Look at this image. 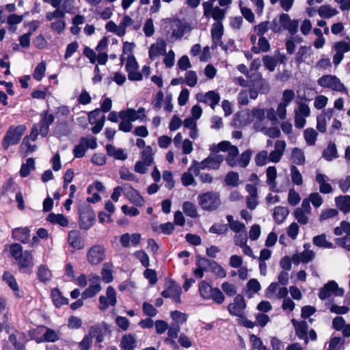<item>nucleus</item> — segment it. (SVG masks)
I'll use <instances>...</instances> for the list:
<instances>
[{"mask_svg": "<svg viewBox=\"0 0 350 350\" xmlns=\"http://www.w3.org/2000/svg\"><path fill=\"white\" fill-rule=\"evenodd\" d=\"M10 254L16 262L18 269L22 273H29L33 266L31 251H23L19 243H13L10 248Z\"/></svg>", "mask_w": 350, "mask_h": 350, "instance_id": "1", "label": "nucleus"}, {"mask_svg": "<svg viewBox=\"0 0 350 350\" xmlns=\"http://www.w3.org/2000/svg\"><path fill=\"white\" fill-rule=\"evenodd\" d=\"M198 200L201 208L207 211H215L221 205L220 195L217 192L208 191L200 194Z\"/></svg>", "mask_w": 350, "mask_h": 350, "instance_id": "2", "label": "nucleus"}, {"mask_svg": "<svg viewBox=\"0 0 350 350\" xmlns=\"http://www.w3.org/2000/svg\"><path fill=\"white\" fill-rule=\"evenodd\" d=\"M199 291L204 299H213L215 303L221 304L224 301L223 293L217 288H213L208 283L202 281L199 283Z\"/></svg>", "mask_w": 350, "mask_h": 350, "instance_id": "3", "label": "nucleus"}, {"mask_svg": "<svg viewBox=\"0 0 350 350\" xmlns=\"http://www.w3.org/2000/svg\"><path fill=\"white\" fill-rule=\"evenodd\" d=\"M319 85L323 88L332 90L339 92H346L347 91L345 85L341 82L339 78L332 75H323L317 80Z\"/></svg>", "mask_w": 350, "mask_h": 350, "instance_id": "4", "label": "nucleus"}, {"mask_svg": "<svg viewBox=\"0 0 350 350\" xmlns=\"http://www.w3.org/2000/svg\"><path fill=\"white\" fill-rule=\"evenodd\" d=\"M25 131L24 125L11 126L5 133L2 145L7 150L10 146L17 144Z\"/></svg>", "mask_w": 350, "mask_h": 350, "instance_id": "5", "label": "nucleus"}, {"mask_svg": "<svg viewBox=\"0 0 350 350\" xmlns=\"http://www.w3.org/2000/svg\"><path fill=\"white\" fill-rule=\"evenodd\" d=\"M284 271H282L278 276V282H272L265 291L266 297L270 299H280L284 298Z\"/></svg>", "mask_w": 350, "mask_h": 350, "instance_id": "6", "label": "nucleus"}, {"mask_svg": "<svg viewBox=\"0 0 350 350\" xmlns=\"http://www.w3.org/2000/svg\"><path fill=\"white\" fill-rule=\"evenodd\" d=\"M79 225L81 229H90L96 221V216L93 209L89 205H84L79 210Z\"/></svg>", "mask_w": 350, "mask_h": 350, "instance_id": "7", "label": "nucleus"}, {"mask_svg": "<svg viewBox=\"0 0 350 350\" xmlns=\"http://www.w3.org/2000/svg\"><path fill=\"white\" fill-rule=\"evenodd\" d=\"M97 147L96 138L93 136L83 137L80 139L74 150L73 154L76 158H82L84 157L88 148L96 149Z\"/></svg>", "mask_w": 350, "mask_h": 350, "instance_id": "8", "label": "nucleus"}, {"mask_svg": "<svg viewBox=\"0 0 350 350\" xmlns=\"http://www.w3.org/2000/svg\"><path fill=\"white\" fill-rule=\"evenodd\" d=\"M345 291L339 288L338 284L334 280L329 281L319 290V297L321 300H325L331 296L341 297L344 295Z\"/></svg>", "mask_w": 350, "mask_h": 350, "instance_id": "9", "label": "nucleus"}, {"mask_svg": "<svg viewBox=\"0 0 350 350\" xmlns=\"http://www.w3.org/2000/svg\"><path fill=\"white\" fill-rule=\"evenodd\" d=\"M246 306L243 296L239 294L234 298L233 302L228 306V311L233 316L243 318Z\"/></svg>", "mask_w": 350, "mask_h": 350, "instance_id": "10", "label": "nucleus"}, {"mask_svg": "<svg viewBox=\"0 0 350 350\" xmlns=\"http://www.w3.org/2000/svg\"><path fill=\"white\" fill-rule=\"evenodd\" d=\"M105 258V248L100 245H95L90 247L87 254L88 261L92 265H98Z\"/></svg>", "mask_w": 350, "mask_h": 350, "instance_id": "11", "label": "nucleus"}, {"mask_svg": "<svg viewBox=\"0 0 350 350\" xmlns=\"http://www.w3.org/2000/svg\"><path fill=\"white\" fill-rule=\"evenodd\" d=\"M311 206L308 200H303L301 205L294 211V216L301 224H306L308 222V216L311 214Z\"/></svg>", "mask_w": 350, "mask_h": 350, "instance_id": "12", "label": "nucleus"}, {"mask_svg": "<svg viewBox=\"0 0 350 350\" xmlns=\"http://www.w3.org/2000/svg\"><path fill=\"white\" fill-rule=\"evenodd\" d=\"M107 297L103 295L99 297V309L102 311L106 310L109 306H114L116 304V293L115 289L109 286L106 291Z\"/></svg>", "mask_w": 350, "mask_h": 350, "instance_id": "13", "label": "nucleus"}, {"mask_svg": "<svg viewBox=\"0 0 350 350\" xmlns=\"http://www.w3.org/2000/svg\"><path fill=\"white\" fill-rule=\"evenodd\" d=\"M198 264H200V266L207 265L210 271L218 278H224L226 276L224 269L215 260L198 256Z\"/></svg>", "mask_w": 350, "mask_h": 350, "instance_id": "14", "label": "nucleus"}, {"mask_svg": "<svg viewBox=\"0 0 350 350\" xmlns=\"http://www.w3.org/2000/svg\"><path fill=\"white\" fill-rule=\"evenodd\" d=\"M254 127L256 131L265 129L267 120L265 116V111L261 108H254L251 111Z\"/></svg>", "mask_w": 350, "mask_h": 350, "instance_id": "15", "label": "nucleus"}, {"mask_svg": "<svg viewBox=\"0 0 350 350\" xmlns=\"http://www.w3.org/2000/svg\"><path fill=\"white\" fill-rule=\"evenodd\" d=\"M40 116L41 120L37 124L38 128H39L40 134L42 137H46L49 131V126L53 123L55 117L52 114H49L47 111H44Z\"/></svg>", "mask_w": 350, "mask_h": 350, "instance_id": "16", "label": "nucleus"}, {"mask_svg": "<svg viewBox=\"0 0 350 350\" xmlns=\"http://www.w3.org/2000/svg\"><path fill=\"white\" fill-rule=\"evenodd\" d=\"M109 328L107 325L103 322L91 326L89 329L88 334L92 336V339L96 338L98 343H100L104 340V336L107 334Z\"/></svg>", "mask_w": 350, "mask_h": 350, "instance_id": "17", "label": "nucleus"}, {"mask_svg": "<svg viewBox=\"0 0 350 350\" xmlns=\"http://www.w3.org/2000/svg\"><path fill=\"white\" fill-rule=\"evenodd\" d=\"M204 10V16L206 18L211 17L215 23H222L226 18L227 14V8H220L218 6L212 7V8H208Z\"/></svg>", "mask_w": 350, "mask_h": 350, "instance_id": "18", "label": "nucleus"}, {"mask_svg": "<svg viewBox=\"0 0 350 350\" xmlns=\"http://www.w3.org/2000/svg\"><path fill=\"white\" fill-rule=\"evenodd\" d=\"M277 116L282 120L284 118V92L282 93V101L279 104L277 111L272 108L269 109L267 111L266 118L267 122L271 121L272 125H275Z\"/></svg>", "mask_w": 350, "mask_h": 350, "instance_id": "19", "label": "nucleus"}, {"mask_svg": "<svg viewBox=\"0 0 350 350\" xmlns=\"http://www.w3.org/2000/svg\"><path fill=\"white\" fill-rule=\"evenodd\" d=\"M141 234L139 233H124L120 236V242L124 247H129L130 245L137 247L141 241Z\"/></svg>", "mask_w": 350, "mask_h": 350, "instance_id": "20", "label": "nucleus"}, {"mask_svg": "<svg viewBox=\"0 0 350 350\" xmlns=\"http://www.w3.org/2000/svg\"><path fill=\"white\" fill-rule=\"evenodd\" d=\"M166 42L161 39L157 40L156 43L151 44L149 49V57L152 60H154L159 55L166 53Z\"/></svg>", "mask_w": 350, "mask_h": 350, "instance_id": "21", "label": "nucleus"}, {"mask_svg": "<svg viewBox=\"0 0 350 350\" xmlns=\"http://www.w3.org/2000/svg\"><path fill=\"white\" fill-rule=\"evenodd\" d=\"M124 196L131 203L135 205L140 206L144 202V200L139 192L130 185L124 184Z\"/></svg>", "mask_w": 350, "mask_h": 350, "instance_id": "22", "label": "nucleus"}, {"mask_svg": "<svg viewBox=\"0 0 350 350\" xmlns=\"http://www.w3.org/2000/svg\"><path fill=\"white\" fill-rule=\"evenodd\" d=\"M315 180L319 185V191L321 193L327 194L332 192V187L328 183L329 178L325 174L317 173Z\"/></svg>", "mask_w": 350, "mask_h": 350, "instance_id": "23", "label": "nucleus"}, {"mask_svg": "<svg viewBox=\"0 0 350 350\" xmlns=\"http://www.w3.org/2000/svg\"><path fill=\"white\" fill-rule=\"evenodd\" d=\"M292 323L295 327V330L296 332V335L298 336L299 339H302L305 340L306 343H308V336L307 331L308 328V323L305 321H301L300 322L297 321L295 319L292 320Z\"/></svg>", "mask_w": 350, "mask_h": 350, "instance_id": "24", "label": "nucleus"}, {"mask_svg": "<svg viewBox=\"0 0 350 350\" xmlns=\"http://www.w3.org/2000/svg\"><path fill=\"white\" fill-rule=\"evenodd\" d=\"M314 252L310 250H304L301 254L294 255L291 261L296 265L299 262H308L311 261L314 257Z\"/></svg>", "mask_w": 350, "mask_h": 350, "instance_id": "25", "label": "nucleus"}, {"mask_svg": "<svg viewBox=\"0 0 350 350\" xmlns=\"http://www.w3.org/2000/svg\"><path fill=\"white\" fill-rule=\"evenodd\" d=\"M12 237L15 240L26 243L30 237V230L27 228H15L12 230Z\"/></svg>", "mask_w": 350, "mask_h": 350, "instance_id": "26", "label": "nucleus"}, {"mask_svg": "<svg viewBox=\"0 0 350 350\" xmlns=\"http://www.w3.org/2000/svg\"><path fill=\"white\" fill-rule=\"evenodd\" d=\"M335 203L338 209L342 213L350 212V196H340L335 198Z\"/></svg>", "mask_w": 350, "mask_h": 350, "instance_id": "27", "label": "nucleus"}, {"mask_svg": "<svg viewBox=\"0 0 350 350\" xmlns=\"http://www.w3.org/2000/svg\"><path fill=\"white\" fill-rule=\"evenodd\" d=\"M189 30L190 27L188 23L177 21L175 24V27L172 29V35L176 38H181L185 33Z\"/></svg>", "mask_w": 350, "mask_h": 350, "instance_id": "28", "label": "nucleus"}, {"mask_svg": "<svg viewBox=\"0 0 350 350\" xmlns=\"http://www.w3.org/2000/svg\"><path fill=\"white\" fill-rule=\"evenodd\" d=\"M51 296L54 305L57 308H60L62 306L68 304V299L62 296L58 288H53L51 290Z\"/></svg>", "mask_w": 350, "mask_h": 350, "instance_id": "29", "label": "nucleus"}, {"mask_svg": "<svg viewBox=\"0 0 350 350\" xmlns=\"http://www.w3.org/2000/svg\"><path fill=\"white\" fill-rule=\"evenodd\" d=\"M284 151V141H280L275 143V150L272 151L269 157V161H271L273 162H278L282 154V152Z\"/></svg>", "mask_w": 350, "mask_h": 350, "instance_id": "30", "label": "nucleus"}, {"mask_svg": "<svg viewBox=\"0 0 350 350\" xmlns=\"http://www.w3.org/2000/svg\"><path fill=\"white\" fill-rule=\"evenodd\" d=\"M3 280L8 284L10 288L14 292V295L17 297H21L18 285L14 278L10 273L5 272L3 275Z\"/></svg>", "mask_w": 350, "mask_h": 350, "instance_id": "31", "label": "nucleus"}, {"mask_svg": "<svg viewBox=\"0 0 350 350\" xmlns=\"http://www.w3.org/2000/svg\"><path fill=\"white\" fill-rule=\"evenodd\" d=\"M323 157L327 161H332L338 157L335 143L330 142L323 152Z\"/></svg>", "mask_w": 350, "mask_h": 350, "instance_id": "32", "label": "nucleus"}, {"mask_svg": "<svg viewBox=\"0 0 350 350\" xmlns=\"http://www.w3.org/2000/svg\"><path fill=\"white\" fill-rule=\"evenodd\" d=\"M9 340L14 345L16 350H24L25 334L23 333H18L17 335L11 334L9 336Z\"/></svg>", "mask_w": 350, "mask_h": 350, "instance_id": "33", "label": "nucleus"}, {"mask_svg": "<svg viewBox=\"0 0 350 350\" xmlns=\"http://www.w3.org/2000/svg\"><path fill=\"white\" fill-rule=\"evenodd\" d=\"M318 14L321 18H329L338 14V11L329 5H323L319 8Z\"/></svg>", "mask_w": 350, "mask_h": 350, "instance_id": "34", "label": "nucleus"}, {"mask_svg": "<svg viewBox=\"0 0 350 350\" xmlns=\"http://www.w3.org/2000/svg\"><path fill=\"white\" fill-rule=\"evenodd\" d=\"M47 221L53 224H59L65 227L68 225V219L62 214L49 213L46 218Z\"/></svg>", "mask_w": 350, "mask_h": 350, "instance_id": "35", "label": "nucleus"}, {"mask_svg": "<svg viewBox=\"0 0 350 350\" xmlns=\"http://www.w3.org/2000/svg\"><path fill=\"white\" fill-rule=\"evenodd\" d=\"M68 241L69 245L75 249L80 250L83 247L81 239L77 231H70L69 232Z\"/></svg>", "mask_w": 350, "mask_h": 350, "instance_id": "36", "label": "nucleus"}, {"mask_svg": "<svg viewBox=\"0 0 350 350\" xmlns=\"http://www.w3.org/2000/svg\"><path fill=\"white\" fill-rule=\"evenodd\" d=\"M106 149L107 154L116 159L124 161L127 158L126 154H125L124 150L121 148H116L113 145L108 144L106 146Z\"/></svg>", "mask_w": 350, "mask_h": 350, "instance_id": "37", "label": "nucleus"}, {"mask_svg": "<svg viewBox=\"0 0 350 350\" xmlns=\"http://www.w3.org/2000/svg\"><path fill=\"white\" fill-rule=\"evenodd\" d=\"M136 345V340L131 334H126L122 338L120 345L124 350H133Z\"/></svg>", "mask_w": 350, "mask_h": 350, "instance_id": "38", "label": "nucleus"}, {"mask_svg": "<svg viewBox=\"0 0 350 350\" xmlns=\"http://www.w3.org/2000/svg\"><path fill=\"white\" fill-rule=\"evenodd\" d=\"M269 27L274 33L282 31L284 29V13L280 14L278 18H275L269 23Z\"/></svg>", "mask_w": 350, "mask_h": 350, "instance_id": "39", "label": "nucleus"}, {"mask_svg": "<svg viewBox=\"0 0 350 350\" xmlns=\"http://www.w3.org/2000/svg\"><path fill=\"white\" fill-rule=\"evenodd\" d=\"M290 160L297 165H304L305 163V155L304 151L298 148L292 150Z\"/></svg>", "mask_w": 350, "mask_h": 350, "instance_id": "40", "label": "nucleus"}, {"mask_svg": "<svg viewBox=\"0 0 350 350\" xmlns=\"http://www.w3.org/2000/svg\"><path fill=\"white\" fill-rule=\"evenodd\" d=\"M226 158V161L230 167H233L238 165L237 156L239 151L237 146H232Z\"/></svg>", "mask_w": 350, "mask_h": 350, "instance_id": "41", "label": "nucleus"}, {"mask_svg": "<svg viewBox=\"0 0 350 350\" xmlns=\"http://www.w3.org/2000/svg\"><path fill=\"white\" fill-rule=\"evenodd\" d=\"M209 169V164L207 158L204 159L201 162L193 161L192 165L189 169V172L193 173L196 176L200 174V170Z\"/></svg>", "mask_w": 350, "mask_h": 350, "instance_id": "42", "label": "nucleus"}, {"mask_svg": "<svg viewBox=\"0 0 350 350\" xmlns=\"http://www.w3.org/2000/svg\"><path fill=\"white\" fill-rule=\"evenodd\" d=\"M207 159L209 164V169L219 170L221 163L224 161V157L221 154H211L207 157Z\"/></svg>", "mask_w": 350, "mask_h": 350, "instance_id": "43", "label": "nucleus"}, {"mask_svg": "<svg viewBox=\"0 0 350 350\" xmlns=\"http://www.w3.org/2000/svg\"><path fill=\"white\" fill-rule=\"evenodd\" d=\"M202 102L210 103V106L212 109H215V106L219 103L220 100L219 95L214 91H209L204 96V99L200 100Z\"/></svg>", "mask_w": 350, "mask_h": 350, "instance_id": "44", "label": "nucleus"}, {"mask_svg": "<svg viewBox=\"0 0 350 350\" xmlns=\"http://www.w3.org/2000/svg\"><path fill=\"white\" fill-rule=\"evenodd\" d=\"M154 153L150 146H147L141 153L142 161L145 163L146 166H150L154 161Z\"/></svg>", "mask_w": 350, "mask_h": 350, "instance_id": "45", "label": "nucleus"}, {"mask_svg": "<svg viewBox=\"0 0 350 350\" xmlns=\"http://www.w3.org/2000/svg\"><path fill=\"white\" fill-rule=\"evenodd\" d=\"M290 176L294 185L297 186L302 185L303 176L297 167L294 165H292L290 167Z\"/></svg>", "mask_w": 350, "mask_h": 350, "instance_id": "46", "label": "nucleus"}, {"mask_svg": "<svg viewBox=\"0 0 350 350\" xmlns=\"http://www.w3.org/2000/svg\"><path fill=\"white\" fill-rule=\"evenodd\" d=\"M119 117L120 118L128 119L131 122L142 118L133 109H127L126 110L120 111Z\"/></svg>", "mask_w": 350, "mask_h": 350, "instance_id": "47", "label": "nucleus"}, {"mask_svg": "<svg viewBox=\"0 0 350 350\" xmlns=\"http://www.w3.org/2000/svg\"><path fill=\"white\" fill-rule=\"evenodd\" d=\"M267 183L271 190H274L276 187L275 180L277 177V172L275 167H269L267 169Z\"/></svg>", "mask_w": 350, "mask_h": 350, "instance_id": "48", "label": "nucleus"}, {"mask_svg": "<svg viewBox=\"0 0 350 350\" xmlns=\"http://www.w3.org/2000/svg\"><path fill=\"white\" fill-rule=\"evenodd\" d=\"M312 242L314 245L319 247L332 248L333 244L326 240L325 234H321L313 237Z\"/></svg>", "mask_w": 350, "mask_h": 350, "instance_id": "49", "label": "nucleus"}, {"mask_svg": "<svg viewBox=\"0 0 350 350\" xmlns=\"http://www.w3.org/2000/svg\"><path fill=\"white\" fill-rule=\"evenodd\" d=\"M180 293L181 288L179 286H170L167 289L163 291L161 295L165 298H177L179 301Z\"/></svg>", "mask_w": 350, "mask_h": 350, "instance_id": "50", "label": "nucleus"}, {"mask_svg": "<svg viewBox=\"0 0 350 350\" xmlns=\"http://www.w3.org/2000/svg\"><path fill=\"white\" fill-rule=\"evenodd\" d=\"M35 169V161L33 158H29L26 163H23L20 170V174L22 177H27L29 175L31 170Z\"/></svg>", "mask_w": 350, "mask_h": 350, "instance_id": "51", "label": "nucleus"}, {"mask_svg": "<svg viewBox=\"0 0 350 350\" xmlns=\"http://www.w3.org/2000/svg\"><path fill=\"white\" fill-rule=\"evenodd\" d=\"M317 135V132L312 128L306 129L304 133V139L309 146H312L315 144Z\"/></svg>", "mask_w": 350, "mask_h": 350, "instance_id": "52", "label": "nucleus"}, {"mask_svg": "<svg viewBox=\"0 0 350 350\" xmlns=\"http://www.w3.org/2000/svg\"><path fill=\"white\" fill-rule=\"evenodd\" d=\"M180 325L177 323H172L170 327H168L167 335L168 338L166 339V341H169L170 343H174V338L178 337V332H180Z\"/></svg>", "mask_w": 350, "mask_h": 350, "instance_id": "53", "label": "nucleus"}, {"mask_svg": "<svg viewBox=\"0 0 350 350\" xmlns=\"http://www.w3.org/2000/svg\"><path fill=\"white\" fill-rule=\"evenodd\" d=\"M102 280L105 283H109L113 281V277L112 275L111 265L109 263H105L103 265V269L101 271Z\"/></svg>", "mask_w": 350, "mask_h": 350, "instance_id": "54", "label": "nucleus"}, {"mask_svg": "<svg viewBox=\"0 0 350 350\" xmlns=\"http://www.w3.org/2000/svg\"><path fill=\"white\" fill-rule=\"evenodd\" d=\"M183 210L184 213L191 218L198 217V212L194 204L190 202H185L183 204Z\"/></svg>", "mask_w": 350, "mask_h": 350, "instance_id": "55", "label": "nucleus"}, {"mask_svg": "<svg viewBox=\"0 0 350 350\" xmlns=\"http://www.w3.org/2000/svg\"><path fill=\"white\" fill-rule=\"evenodd\" d=\"M101 289L100 285H90L81 294L82 299L92 298L98 293Z\"/></svg>", "mask_w": 350, "mask_h": 350, "instance_id": "56", "label": "nucleus"}, {"mask_svg": "<svg viewBox=\"0 0 350 350\" xmlns=\"http://www.w3.org/2000/svg\"><path fill=\"white\" fill-rule=\"evenodd\" d=\"M239 175L237 172L231 171L225 178V183L228 186L237 187L239 185Z\"/></svg>", "mask_w": 350, "mask_h": 350, "instance_id": "57", "label": "nucleus"}, {"mask_svg": "<svg viewBox=\"0 0 350 350\" xmlns=\"http://www.w3.org/2000/svg\"><path fill=\"white\" fill-rule=\"evenodd\" d=\"M287 200L290 205L295 206L301 201L300 194L294 188H291L288 191Z\"/></svg>", "mask_w": 350, "mask_h": 350, "instance_id": "58", "label": "nucleus"}, {"mask_svg": "<svg viewBox=\"0 0 350 350\" xmlns=\"http://www.w3.org/2000/svg\"><path fill=\"white\" fill-rule=\"evenodd\" d=\"M299 21L297 20H291L290 16L286 14V29H287L291 36H294L298 29Z\"/></svg>", "mask_w": 350, "mask_h": 350, "instance_id": "59", "label": "nucleus"}, {"mask_svg": "<svg viewBox=\"0 0 350 350\" xmlns=\"http://www.w3.org/2000/svg\"><path fill=\"white\" fill-rule=\"evenodd\" d=\"M171 317L174 321L173 323L180 325L187 321L188 315L178 310H175L171 312Z\"/></svg>", "mask_w": 350, "mask_h": 350, "instance_id": "60", "label": "nucleus"}, {"mask_svg": "<svg viewBox=\"0 0 350 350\" xmlns=\"http://www.w3.org/2000/svg\"><path fill=\"white\" fill-rule=\"evenodd\" d=\"M120 177L122 180L128 181L138 182V178L136 176L130 172L126 167H122L119 170Z\"/></svg>", "mask_w": 350, "mask_h": 350, "instance_id": "61", "label": "nucleus"}, {"mask_svg": "<svg viewBox=\"0 0 350 350\" xmlns=\"http://www.w3.org/2000/svg\"><path fill=\"white\" fill-rule=\"evenodd\" d=\"M334 234L337 236L345 234V236L350 235V224L346 221H342L340 226L334 229Z\"/></svg>", "mask_w": 350, "mask_h": 350, "instance_id": "62", "label": "nucleus"}, {"mask_svg": "<svg viewBox=\"0 0 350 350\" xmlns=\"http://www.w3.org/2000/svg\"><path fill=\"white\" fill-rule=\"evenodd\" d=\"M38 276L41 282H47L51 277V271L44 265L39 267L38 270Z\"/></svg>", "mask_w": 350, "mask_h": 350, "instance_id": "63", "label": "nucleus"}, {"mask_svg": "<svg viewBox=\"0 0 350 350\" xmlns=\"http://www.w3.org/2000/svg\"><path fill=\"white\" fill-rule=\"evenodd\" d=\"M344 339L340 337H334L331 338L329 344L330 350H343Z\"/></svg>", "mask_w": 350, "mask_h": 350, "instance_id": "64", "label": "nucleus"}]
</instances>
